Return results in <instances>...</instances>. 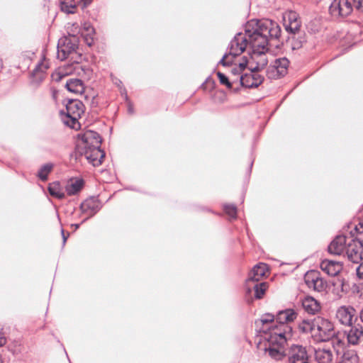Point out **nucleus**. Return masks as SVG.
Returning a JSON list of instances; mask_svg holds the SVG:
<instances>
[{
	"label": "nucleus",
	"instance_id": "b1692460",
	"mask_svg": "<svg viewBox=\"0 0 363 363\" xmlns=\"http://www.w3.org/2000/svg\"><path fill=\"white\" fill-rule=\"evenodd\" d=\"M315 358L318 363H333V354L330 349L318 348L315 352Z\"/></svg>",
	"mask_w": 363,
	"mask_h": 363
},
{
	"label": "nucleus",
	"instance_id": "dca6fc26",
	"mask_svg": "<svg viewBox=\"0 0 363 363\" xmlns=\"http://www.w3.org/2000/svg\"><path fill=\"white\" fill-rule=\"evenodd\" d=\"M101 208V203L96 197H90L86 199L80 205L82 212L87 216L82 223L86 220L89 218L95 215Z\"/></svg>",
	"mask_w": 363,
	"mask_h": 363
},
{
	"label": "nucleus",
	"instance_id": "09e8293b",
	"mask_svg": "<svg viewBox=\"0 0 363 363\" xmlns=\"http://www.w3.org/2000/svg\"><path fill=\"white\" fill-rule=\"evenodd\" d=\"M80 224H74L72 226H74L75 229H77L79 228Z\"/></svg>",
	"mask_w": 363,
	"mask_h": 363
},
{
	"label": "nucleus",
	"instance_id": "4be33fe9",
	"mask_svg": "<svg viewBox=\"0 0 363 363\" xmlns=\"http://www.w3.org/2000/svg\"><path fill=\"white\" fill-rule=\"evenodd\" d=\"M348 342L355 345L359 344L363 340V328L357 325L351 327L347 335Z\"/></svg>",
	"mask_w": 363,
	"mask_h": 363
},
{
	"label": "nucleus",
	"instance_id": "a878e982",
	"mask_svg": "<svg viewBox=\"0 0 363 363\" xmlns=\"http://www.w3.org/2000/svg\"><path fill=\"white\" fill-rule=\"evenodd\" d=\"M267 288L268 285L266 282H254L250 284V289L251 291L254 290L255 297L257 299H260L263 297Z\"/></svg>",
	"mask_w": 363,
	"mask_h": 363
},
{
	"label": "nucleus",
	"instance_id": "393cba45",
	"mask_svg": "<svg viewBox=\"0 0 363 363\" xmlns=\"http://www.w3.org/2000/svg\"><path fill=\"white\" fill-rule=\"evenodd\" d=\"M255 323L259 325V324L262 325L261 330L263 333H266L267 328H269L268 325H273L276 323V319L274 318V315L270 313H267L263 315L261 318L255 322Z\"/></svg>",
	"mask_w": 363,
	"mask_h": 363
},
{
	"label": "nucleus",
	"instance_id": "c03bdc74",
	"mask_svg": "<svg viewBox=\"0 0 363 363\" xmlns=\"http://www.w3.org/2000/svg\"><path fill=\"white\" fill-rule=\"evenodd\" d=\"M241 69H240V66L238 67H235V68H233L232 69V73L235 75H236L237 74H239V71H240Z\"/></svg>",
	"mask_w": 363,
	"mask_h": 363
},
{
	"label": "nucleus",
	"instance_id": "9d476101",
	"mask_svg": "<svg viewBox=\"0 0 363 363\" xmlns=\"http://www.w3.org/2000/svg\"><path fill=\"white\" fill-rule=\"evenodd\" d=\"M289 61L286 57L276 59L267 68V75L270 79H277L287 73Z\"/></svg>",
	"mask_w": 363,
	"mask_h": 363
},
{
	"label": "nucleus",
	"instance_id": "423d86ee",
	"mask_svg": "<svg viewBox=\"0 0 363 363\" xmlns=\"http://www.w3.org/2000/svg\"><path fill=\"white\" fill-rule=\"evenodd\" d=\"M313 335L319 341H328L335 335L333 324L328 319L318 316L313 318Z\"/></svg>",
	"mask_w": 363,
	"mask_h": 363
},
{
	"label": "nucleus",
	"instance_id": "f3484780",
	"mask_svg": "<svg viewBox=\"0 0 363 363\" xmlns=\"http://www.w3.org/2000/svg\"><path fill=\"white\" fill-rule=\"evenodd\" d=\"M320 267L328 276L335 277L342 270L343 264L340 261L325 259L321 261Z\"/></svg>",
	"mask_w": 363,
	"mask_h": 363
},
{
	"label": "nucleus",
	"instance_id": "20e7f679",
	"mask_svg": "<svg viewBox=\"0 0 363 363\" xmlns=\"http://www.w3.org/2000/svg\"><path fill=\"white\" fill-rule=\"evenodd\" d=\"M84 111V105L81 101L70 99L66 104L65 109L60 111V114L65 124L72 128H77L79 126L78 120Z\"/></svg>",
	"mask_w": 363,
	"mask_h": 363
},
{
	"label": "nucleus",
	"instance_id": "4c0bfd02",
	"mask_svg": "<svg viewBox=\"0 0 363 363\" xmlns=\"http://www.w3.org/2000/svg\"><path fill=\"white\" fill-rule=\"evenodd\" d=\"M355 9L359 11L363 12V0H352Z\"/></svg>",
	"mask_w": 363,
	"mask_h": 363
},
{
	"label": "nucleus",
	"instance_id": "7ed1b4c3",
	"mask_svg": "<svg viewBox=\"0 0 363 363\" xmlns=\"http://www.w3.org/2000/svg\"><path fill=\"white\" fill-rule=\"evenodd\" d=\"M269 332L265 333L264 338L269 342L268 348L269 356L275 360H282L285 355L284 347L287 340L291 338L292 328L288 324L274 323L267 328Z\"/></svg>",
	"mask_w": 363,
	"mask_h": 363
},
{
	"label": "nucleus",
	"instance_id": "2eb2a0df",
	"mask_svg": "<svg viewBox=\"0 0 363 363\" xmlns=\"http://www.w3.org/2000/svg\"><path fill=\"white\" fill-rule=\"evenodd\" d=\"M267 272V266L264 263H259L256 264L248 274V278L246 280V292L251 293L250 284L258 282Z\"/></svg>",
	"mask_w": 363,
	"mask_h": 363
},
{
	"label": "nucleus",
	"instance_id": "a18cd8bd",
	"mask_svg": "<svg viewBox=\"0 0 363 363\" xmlns=\"http://www.w3.org/2000/svg\"><path fill=\"white\" fill-rule=\"evenodd\" d=\"M114 83H115L117 86H120L122 84V82H121L120 79H116V81L114 82Z\"/></svg>",
	"mask_w": 363,
	"mask_h": 363
},
{
	"label": "nucleus",
	"instance_id": "ddd939ff",
	"mask_svg": "<svg viewBox=\"0 0 363 363\" xmlns=\"http://www.w3.org/2000/svg\"><path fill=\"white\" fill-rule=\"evenodd\" d=\"M352 11V6L348 0H334L330 6V12L334 16L345 17Z\"/></svg>",
	"mask_w": 363,
	"mask_h": 363
},
{
	"label": "nucleus",
	"instance_id": "6e6552de",
	"mask_svg": "<svg viewBox=\"0 0 363 363\" xmlns=\"http://www.w3.org/2000/svg\"><path fill=\"white\" fill-rule=\"evenodd\" d=\"M284 354L282 359L287 358L289 363H308L306 349L301 345H292Z\"/></svg>",
	"mask_w": 363,
	"mask_h": 363
},
{
	"label": "nucleus",
	"instance_id": "2f4dec72",
	"mask_svg": "<svg viewBox=\"0 0 363 363\" xmlns=\"http://www.w3.org/2000/svg\"><path fill=\"white\" fill-rule=\"evenodd\" d=\"M313 319L303 320L298 324V329L302 333H311L313 335Z\"/></svg>",
	"mask_w": 363,
	"mask_h": 363
},
{
	"label": "nucleus",
	"instance_id": "79ce46f5",
	"mask_svg": "<svg viewBox=\"0 0 363 363\" xmlns=\"http://www.w3.org/2000/svg\"><path fill=\"white\" fill-rule=\"evenodd\" d=\"M6 342V337H4V335L0 332V347L3 346L4 345H5Z\"/></svg>",
	"mask_w": 363,
	"mask_h": 363
},
{
	"label": "nucleus",
	"instance_id": "e433bc0d",
	"mask_svg": "<svg viewBox=\"0 0 363 363\" xmlns=\"http://www.w3.org/2000/svg\"><path fill=\"white\" fill-rule=\"evenodd\" d=\"M84 101L87 105H89L91 107H96L97 105V102L96 101L95 96H94L91 97L85 96Z\"/></svg>",
	"mask_w": 363,
	"mask_h": 363
},
{
	"label": "nucleus",
	"instance_id": "c85d7f7f",
	"mask_svg": "<svg viewBox=\"0 0 363 363\" xmlns=\"http://www.w3.org/2000/svg\"><path fill=\"white\" fill-rule=\"evenodd\" d=\"M340 363H359V358L356 352L354 350L345 351Z\"/></svg>",
	"mask_w": 363,
	"mask_h": 363
},
{
	"label": "nucleus",
	"instance_id": "f257e3e1",
	"mask_svg": "<svg viewBox=\"0 0 363 363\" xmlns=\"http://www.w3.org/2000/svg\"><path fill=\"white\" fill-rule=\"evenodd\" d=\"M281 34V28L277 23L269 19L251 20L245 27V33H238L229 44V52L223 55L219 63L229 66L233 59L241 55L249 46L247 60H250L252 69L256 66L267 65V52L269 51V39H277Z\"/></svg>",
	"mask_w": 363,
	"mask_h": 363
},
{
	"label": "nucleus",
	"instance_id": "de8ad7c7",
	"mask_svg": "<svg viewBox=\"0 0 363 363\" xmlns=\"http://www.w3.org/2000/svg\"><path fill=\"white\" fill-rule=\"evenodd\" d=\"M359 317H360L361 320L363 322V306H362V308L360 311Z\"/></svg>",
	"mask_w": 363,
	"mask_h": 363
},
{
	"label": "nucleus",
	"instance_id": "8fccbe9b",
	"mask_svg": "<svg viewBox=\"0 0 363 363\" xmlns=\"http://www.w3.org/2000/svg\"><path fill=\"white\" fill-rule=\"evenodd\" d=\"M128 111H129V112H130V113H132V112H133V111H132V108H129Z\"/></svg>",
	"mask_w": 363,
	"mask_h": 363
},
{
	"label": "nucleus",
	"instance_id": "37998d69",
	"mask_svg": "<svg viewBox=\"0 0 363 363\" xmlns=\"http://www.w3.org/2000/svg\"><path fill=\"white\" fill-rule=\"evenodd\" d=\"M84 28L89 32V34H91V33H94V29L92 26H91L90 25H84Z\"/></svg>",
	"mask_w": 363,
	"mask_h": 363
},
{
	"label": "nucleus",
	"instance_id": "0eeeda50",
	"mask_svg": "<svg viewBox=\"0 0 363 363\" xmlns=\"http://www.w3.org/2000/svg\"><path fill=\"white\" fill-rule=\"evenodd\" d=\"M78 48V40L75 36L64 37L57 44V58L64 60L76 52Z\"/></svg>",
	"mask_w": 363,
	"mask_h": 363
},
{
	"label": "nucleus",
	"instance_id": "412c9836",
	"mask_svg": "<svg viewBox=\"0 0 363 363\" xmlns=\"http://www.w3.org/2000/svg\"><path fill=\"white\" fill-rule=\"evenodd\" d=\"M302 306L306 312L314 315L321 309L320 303L312 296H306L302 300Z\"/></svg>",
	"mask_w": 363,
	"mask_h": 363
},
{
	"label": "nucleus",
	"instance_id": "c9c22d12",
	"mask_svg": "<svg viewBox=\"0 0 363 363\" xmlns=\"http://www.w3.org/2000/svg\"><path fill=\"white\" fill-rule=\"evenodd\" d=\"M66 75V73L62 69H60L57 72L52 74V78L55 81H60L63 77Z\"/></svg>",
	"mask_w": 363,
	"mask_h": 363
},
{
	"label": "nucleus",
	"instance_id": "473e14b6",
	"mask_svg": "<svg viewBox=\"0 0 363 363\" xmlns=\"http://www.w3.org/2000/svg\"><path fill=\"white\" fill-rule=\"evenodd\" d=\"M60 4L62 11L67 13H74L75 12L76 6L74 1H60Z\"/></svg>",
	"mask_w": 363,
	"mask_h": 363
},
{
	"label": "nucleus",
	"instance_id": "bb28decb",
	"mask_svg": "<svg viewBox=\"0 0 363 363\" xmlns=\"http://www.w3.org/2000/svg\"><path fill=\"white\" fill-rule=\"evenodd\" d=\"M82 186L83 181L82 179H77L67 185L66 191L69 196L74 195L80 191Z\"/></svg>",
	"mask_w": 363,
	"mask_h": 363
},
{
	"label": "nucleus",
	"instance_id": "39448f33",
	"mask_svg": "<svg viewBox=\"0 0 363 363\" xmlns=\"http://www.w3.org/2000/svg\"><path fill=\"white\" fill-rule=\"evenodd\" d=\"M240 69H243L248 67L250 70L249 73H245L240 77V82L242 86L246 88H254L259 86L263 80L264 77L259 74V71L264 69L267 65L262 66H257L255 69L250 67V60H247V57H243V61L239 63Z\"/></svg>",
	"mask_w": 363,
	"mask_h": 363
},
{
	"label": "nucleus",
	"instance_id": "f8f14e48",
	"mask_svg": "<svg viewBox=\"0 0 363 363\" xmlns=\"http://www.w3.org/2000/svg\"><path fill=\"white\" fill-rule=\"evenodd\" d=\"M346 254L351 262L358 263L363 259V242L357 239L352 240L347 246Z\"/></svg>",
	"mask_w": 363,
	"mask_h": 363
},
{
	"label": "nucleus",
	"instance_id": "cd10ccee",
	"mask_svg": "<svg viewBox=\"0 0 363 363\" xmlns=\"http://www.w3.org/2000/svg\"><path fill=\"white\" fill-rule=\"evenodd\" d=\"M297 34V36L294 35V36L291 37L289 41L291 49L294 50L300 49L303 46V43L306 42L304 35L298 34V33Z\"/></svg>",
	"mask_w": 363,
	"mask_h": 363
},
{
	"label": "nucleus",
	"instance_id": "49530a36",
	"mask_svg": "<svg viewBox=\"0 0 363 363\" xmlns=\"http://www.w3.org/2000/svg\"><path fill=\"white\" fill-rule=\"evenodd\" d=\"M86 43H87V45H88L89 46H91V45H92V43H93V39L91 38V39L89 40L88 38H86Z\"/></svg>",
	"mask_w": 363,
	"mask_h": 363
},
{
	"label": "nucleus",
	"instance_id": "9b49d317",
	"mask_svg": "<svg viewBox=\"0 0 363 363\" xmlns=\"http://www.w3.org/2000/svg\"><path fill=\"white\" fill-rule=\"evenodd\" d=\"M304 281L308 288L318 292L323 291L327 288V282L321 277L320 273L315 270L306 272Z\"/></svg>",
	"mask_w": 363,
	"mask_h": 363
},
{
	"label": "nucleus",
	"instance_id": "aec40b11",
	"mask_svg": "<svg viewBox=\"0 0 363 363\" xmlns=\"http://www.w3.org/2000/svg\"><path fill=\"white\" fill-rule=\"evenodd\" d=\"M297 313L291 308L280 311L276 315V323L278 324H288L297 318Z\"/></svg>",
	"mask_w": 363,
	"mask_h": 363
},
{
	"label": "nucleus",
	"instance_id": "1a4fd4ad",
	"mask_svg": "<svg viewBox=\"0 0 363 363\" xmlns=\"http://www.w3.org/2000/svg\"><path fill=\"white\" fill-rule=\"evenodd\" d=\"M49 67V62L46 59L45 54L43 53L40 61L30 74V83L33 86H38L44 80Z\"/></svg>",
	"mask_w": 363,
	"mask_h": 363
},
{
	"label": "nucleus",
	"instance_id": "6ab92c4d",
	"mask_svg": "<svg viewBox=\"0 0 363 363\" xmlns=\"http://www.w3.org/2000/svg\"><path fill=\"white\" fill-rule=\"evenodd\" d=\"M346 237L337 235L328 246V252L333 255H339L347 248Z\"/></svg>",
	"mask_w": 363,
	"mask_h": 363
},
{
	"label": "nucleus",
	"instance_id": "a211bd4d",
	"mask_svg": "<svg viewBox=\"0 0 363 363\" xmlns=\"http://www.w3.org/2000/svg\"><path fill=\"white\" fill-rule=\"evenodd\" d=\"M355 310L351 306H341L336 313L338 320L345 325H350L354 315Z\"/></svg>",
	"mask_w": 363,
	"mask_h": 363
},
{
	"label": "nucleus",
	"instance_id": "72a5a7b5",
	"mask_svg": "<svg viewBox=\"0 0 363 363\" xmlns=\"http://www.w3.org/2000/svg\"><path fill=\"white\" fill-rule=\"evenodd\" d=\"M223 209L226 214H228L231 218H236L237 217V208L233 204H225Z\"/></svg>",
	"mask_w": 363,
	"mask_h": 363
},
{
	"label": "nucleus",
	"instance_id": "7c9ffc66",
	"mask_svg": "<svg viewBox=\"0 0 363 363\" xmlns=\"http://www.w3.org/2000/svg\"><path fill=\"white\" fill-rule=\"evenodd\" d=\"M48 191L51 196L57 199H63L65 197V194L62 191L60 184L57 182L50 184L48 186Z\"/></svg>",
	"mask_w": 363,
	"mask_h": 363
},
{
	"label": "nucleus",
	"instance_id": "58836bf2",
	"mask_svg": "<svg viewBox=\"0 0 363 363\" xmlns=\"http://www.w3.org/2000/svg\"><path fill=\"white\" fill-rule=\"evenodd\" d=\"M357 275L359 279H363V262L357 268Z\"/></svg>",
	"mask_w": 363,
	"mask_h": 363
},
{
	"label": "nucleus",
	"instance_id": "f03ea898",
	"mask_svg": "<svg viewBox=\"0 0 363 363\" xmlns=\"http://www.w3.org/2000/svg\"><path fill=\"white\" fill-rule=\"evenodd\" d=\"M101 138L99 133L86 130L77 135L75 154L77 157L84 156L93 166L101 164L105 153L100 149Z\"/></svg>",
	"mask_w": 363,
	"mask_h": 363
},
{
	"label": "nucleus",
	"instance_id": "5701e85b",
	"mask_svg": "<svg viewBox=\"0 0 363 363\" xmlns=\"http://www.w3.org/2000/svg\"><path fill=\"white\" fill-rule=\"evenodd\" d=\"M67 89L73 94H82L84 91V82L77 78H70L67 80L65 83Z\"/></svg>",
	"mask_w": 363,
	"mask_h": 363
},
{
	"label": "nucleus",
	"instance_id": "c756f323",
	"mask_svg": "<svg viewBox=\"0 0 363 363\" xmlns=\"http://www.w3.org/2000/svg\"><path fill=\"white\" fill-rule=\"evenodd\" d=\"M53 168L52 163H47L43 164L38 172V177L42 181H46L48 179V174L50 173Z\"/></svg>",
	"mask_w": 363,
	"mask_h": 363
},
{
	"label": "nucleus",
	"instance_id": "ea45409f",
	"mask_svg": "<svg viewBox=\"0 0 363 363\" xmlns=\"http://www.w3.org/2000/svg\"><path fill=\"white\" fill-rule=\"evenodd\" d=\"M354 230L358 233H362L363 232V222H360L359 223V225H356L355 228H354Z\"/></svg>",
	"mask_w": 363,
	"mask_h": 363
},
{
	"label": "nucleus",
	"instance_id": "4468645a",
	"mask_svg": "<svg viewBox=\"0 0 363 363\" xmlns=\"http://www.w3.org/2000/svg\"><path fill=\"white\" fill-rule=\"evenodd\" d=\"M301 25V20L296 12L291 11L284 16V26L289 33L296 35L300 30Z\"/></svg>",
	"mask_w": 363,
	"mask_h": 363
},
{
	"label": "nucleus",
	"instance_id": "a19ab883",
	"mask_svg": "<svg viewBox=\"0 0 363 363\" xmlns=\"http://www.w3.org/2000/svg\"><path fill=\"white\" fill-rule=\"evenodd\" d=\"M61 234L62 237V245H65L69 234L67 233V235H66L64 229L61 230Z\"/></svg>",
	"mask_w": 363,
	"mask_h": 363
},
{
	"label": "nucleus",
	"instance_id": "f704fd0d",
	"mask_svg": "<svg viewBox=\"0 0 363 363\" xmlns=\"http://www.w3.org/2000/svg\"><path fill=\"white\" fill-rule=\"evenodd\" d=\"M217 76L221 84L225 85L228 89L232 88V84L233 82H231L224 74L220 72H218Z\"/></svg>",
	"mask_w": 363,
	"mask_h": 363
}]
</instances>
